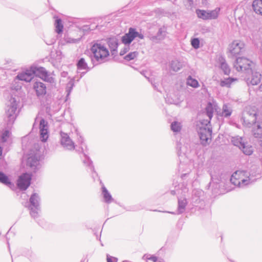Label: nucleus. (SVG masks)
<instances>
[{
	"label": "nucleus",
	"mask_w": 262,
	"mask_h": 262,
	"mask_svg": "<svg viewBox=\"0 0 262 262\" xmlns=\"http://www.w3.org/2000/svg\"><path fill=\"white\" fill-rule=\"evenodd\" d=\"M234 67L237 71H241L251 75L250 77L247 79L248 83L256 85L261 82V75L257 71L256 63L249 59L245 57L236 58Z\"/></svg>",
	"instance_id": "nucleus-1"
},
{
	"label": "nucleus",
	"mask_w": 262,
	"mask_h": 262,
	"mask_svg": "<svg viewBox=\"0 0 262 262\" xmlns=\"http://www.w3.org/2000/svg\"><path fill=\"white\" fill-rule=\"evenodd\" d=\"M90 50L91 62L93 68L107 61L110 52L106 47L100 40H97L92 45Z\"/></svg>",
	"instance_id": "nucleus-2"
},
{
	"label": "nucleus",
	"mask_w": 262,
	"mask_h": 262,
	"mask_svg": "<svg viewBox=\"0 0 262 262\" xmlns=\"http://www.w3.org/2000/svg\"><path fill=\"white\" fill-rule=\"evenodd\" d=\"M17 105L18 101L15 98L11 97L7 105L4 116V123L9 128L12 127L19 113V110H17Z\"/></svg>",
	"instance_id": "nucleus-3"
},
{
	"label": "nucleus",
	"mask_w": 262,
	"mask_h": 262,
	"mask_svg": "<svg viewBox=\"0 0 262 262\" xmlns=\"http://www.w3.org/2000/svg\"><path fill=\"white\" fill-rule=\"evenodd\" d=\"M230 182L239 188H244L253 182L249 173L245 170L235 171L230 178Z\"/></svg>",
	"instance_id": "nucleus-4"
},
{
	"label": "nucleus",
	"mask_w": 262,
	"mask_h": 262,
	"mask_svg": "<svg viewBox=\"0 0 262 262\" xmlns=\"http://www.w3.org/2000/svg\"><path fill=\"white\" fill-rule=\"evenodd\" d=\"M256 119V111L251 107H246L241 118L243 124L248 127H250L257 123Z\"/></svg>",
	"instance_id": "nucleus-5"
},
{
	"label": "nucleus",
	"mask_w": 262,
	"mask_h": 262,
	"mask_svg": "<svg viewBox=\"0 0 262 262\" xmlns=\"http://www.w3.org/2000/svg\"><path fill=\"white\" fill-rule=\"evenodd\" d=\"M40 198L37 193H33L29 201L28 208L30 210V214L34 219L38 216V212L40 210Z\"/></svg>",
	"instance_id": "nucleus-6"
},
{
	"label": "nucleus",
	"mask_w": 262,
	"mask_h": 262,
	"mask_svg": "<svg viewBox=\"0 0 262 262\" xmlns=\"http://www.w3.org/2000/svg\"><path fill=\"white\" fill-rule=\"evenodd\" d=\"M137 37L143 39L144 38V36L142 33L138 32L136 28L130 27L128 29V32L125 33L121 37V40L122 43L124 44L125 46H129L132 42Z\"/></svg>",
	"instance_id": "nucleus-7"
},
{
	"label": "nucleus",
	"mask_w": 262,
	"mask_h": 262,
	"mask_svg": "<svg viewBox=\"0 0 262 262\" xmlns=\"http://www.w3.org/2000/svg\"><path fill=\"white\" fill-rule=\"evenodd\" d=\"M221 8L216 7L213 10H205L197 9L195 10L196 14L198 18L203 20L215 19L220 14Z\"/></svg>",
	"instance_id": "nucleus-8"
},
{
	"label": "nucleus",
	"mask_w": 262,
	"mask_h": 262,
	"mask_svg": "<svg viewBox=\"0 0 262 262\" xmlns=\"http://www.w3.org/2000/svg\"><path fill=\"white\" fill-rule=\"evenodd\" d=\"M32 175L31 173L25 172L19 176L16 183L18 188L22 191L26 190L31 184Z\"/></svg>",
	"instance_id": "nucleus-9"
},
{
	"label": "nucleus",
	"mask_w": 262,
	"mask_h": 262,
	"mask_svg": "<svg viewBox=\"0 0 262 262\" xmlns=\"http://www.w3.org/2000/svg\"><path fill=\"white\" fill-rule=\"evenodd\" d=\"M33 89L35 92L36 96L39 99H42L47 93L46 84L40 81H36L33 84Z\"/></svg>",
	"instance_id": "nucleus-10"
},
{
	"label": "nucleus",
	"mask_w": 262,
	"mask_h": 262,
	"mask_svg": "<svg viewBox=\"0 0 262 262\" xmlns=\"http://www.w3.org/2000/svg\"><path fill=\"white\" fill-rule=\"evenodd\" d=\"M31 72L34 77L36 76L40 78L43 81H49V75L46 69L42 67L31 66Z\"/></svg>",
	"instance_id": "nucleus-11"
},
{
	"label": "nucleus",
	"mask_w": 262,
	"mask_h": 262,
	"mask_svg": "<svg viewBox=\"0 0 262 262\" xmlns=\"http://www.w3.org/2000/svg\"><path fill=\"white\" fill-rule=\"evenodd\" d=\"M60 144L64 149L71 150L75 148L74 143L71 140L68 134L61 131L60 133Z\"/></svg>",
	"instance_id": "nucleus-12"
},
{
	"label": "nucleus",
	"mask_w": 262,
	"mask_h": 262,
	"mask_svg": "<svg viewBox=\"0 0 262 262\" xmlns=\"http://www.w3.org/2000/svg\"><path fill=\"white\" fill-rule=\"evenodd\" d=\"M212 128L210 127H203L200 128L198 132V134L201 142V144L205 146L206 145L207 142L211 137L212 135Z\"/></svg>",
	"instance_id": "nucleus-13"
},
{
	"label": "nucleus",
	"mask_w": 262,
	"mask_h": 262,
	"mask_svg": "<svg viewBox=\"0 0 262 262\" xmlns=\"http://www.w3.org/2000/svg\"><path fill=\"white\" fill-rule=\"evenodd\" d=\"M244 43L239 40H234L229 45V52L233 56H236L243 51Z\"/></svg>",
	"instance_id": "nucleus-14"
},
{
	"label": "nucleus",
	"mask_w": 262,
	"mask_h": 262,
	"mask_svg": "<svg viewBox=\"0 0 262 262\" xmlns=\"http://www.w3.org/2000/svg\"><path fill=\"white\" fill-rule=\"evenodd\" d=\"M167 26L166 25H163L162 27L159 28L157 34L155 35H150L149 36V39L153 41H161L164 40L167 34Z\"/></svg>",
	"instance_id": "nucleus-15"
},
{
	"label": "nucleus",
	"mask_w": 262,
	"mask_h": 262,
	"mask_svg": "<svg viewBox=\"0 0 262 262\" xmlns=\"http://www.w3.org/2000/svg\"><path fill=\"white\" fill-rule=\"evenodd\" d=\"M203 194L204 191L200 189H195L192 191V203L193 206L203 204Z\"/></svg>",
	"instance_id": "nucleus-16"
},
{
	"label": "nucleus",
	"mask_w": 262,
	"mask_h": 262,
	"mask_svg": "<svg viewBox=\"0 0 262 262\" xmlns=\"http://www.w3.org/2000/svg\"><path fill=\"white\" fill-rule=\"evenodd\" d=\"M106 42L109 47L112 56H116L117 54L119 46V40L116 37L107 38Z\"/></svg>",
	"instance_id": "nucleus-17"
},
{
	"label": "nucleus",
	"mask_w": 262,
	"mask_h": 262,
	"mask_svg": "<svg viewBox=\"0 0 262 262\" xmlns=\"http://www.w3.org/2000/svg\"><path fill=\"white\" fill-rule=\"evenodd\" d=\"M16 77L19 80L24 81L27 82H30L34 78L31 67L29 69H27L25 71L18 74Z\"/></svg>",
	"instance_id": "nucleus-18"
},
{
	"label": "nucleus",
	"mask_w": 262,
	"mask_h": 262,
	"mask_svg": "<svg viewBox=\"0 0 262 262\" xmlns=\"http://www.w3.org/2000/svg\"><path fill=\"white\" fill-rule=\"evenodd\" d=\"M83 155L84 157V159L83 160V162L85 166L89 167L90 170L92 172V177L93 179L95 180V176L98 177V173L95 170V168L93 165V161L91 160L90 158L85 154L83 153Z\"/></svg>",
	"instance_id": "nucleus-19"
},
{
	"label": "nucleus",
	"mask_w": 262,
	"mask_h": 262,
	"mask_svg": "<svg viewBox=\"0 0 262 262\" xmlns=\"http://www.w3.org/2000/svg\"><path fill=\"white\" fill-rule=\"evenodd\" d=\"M40 158L37 154L29 157L27 160V165L31 167H34V171L38 169L37 166L39 164Z\"/></svg>",
	"instance_id": "nucleus-20"
},
{
	"label": "nucleus",
	"mask_w": 262,
	"mask_h": 262,
	"mask_svg": "<svg viewBox=\"0 0 262 262\" xmlns=\"http://www.w3.org/2000/svg\"><path fill=\"white\" fill-rule=\"evenodd\" d=\"M76 65L77 71L86 70L90 71L91 70V68L88 66L85 59L83 57H81L77 60Z\"/></svg>",
	"instance_id": "nucleus-21"
},
{
	"label": "nucleus",
	"mask_w": 262,
	"mask_h": 262,
	"mask_svg": "<svg viewBox=\"0 0 262 262\" xmlns=\"http://www.w3.org/2000/svg\"><path fill=\"white\" fill-rule=\"evenodd\" d=\"M99 180L100 181V184L102 185V194L103 195L104 201L106 203L109 204L112 202L113 198L99 178Z\"/></svg>",
	"instance_id": "nucleus-22"
},
{
	"label": "nucleus",
	"mask_w": 262,
	"mask_h": 262,
	"mask_svg": "<svg viewBox=\"0 0 262 262\" xmlns=\"http://www.w3.org/2000/svg\"><path fill=\"white\" fill-rule=\"evenodd\" d=\"M0 183L8 186L10 188L14 187V184L11 181L9 177L2 171H0Z\"/></svg>",
	"instance_id": "nucleus-23"
},
{
	"label": "nucleus",
	"mask_w": 262,
	"mask_h": 262,
	"mask_svg": "<svg viewBox=\"0 0 262 262\" xmlns=\"http://www.w3.org/2000/svg\"><path fill=\"white\" fill-rule=\"evenodd\" d=\"M252 132L255 138H261L262 137V123L257 122L253 128Z\"/></svg>",
	"instance_id": "nucleus-24"
},
{
	"label": "nucleus",
	"mask_w": 262,
	"mask_h": 262,
	"mask_svg": "<svg viewBox=\"0 0 262 262\" xmlns=\"http://www.w3.org/2000/svg\"><path fill=\"white\" fill-rule=\"evenodd\" d=\"M55 18V32L60 34L62 33L63 29V25L62 24V19L58 16H54Z\"/></svg>",
	"instance_id": "nucleus-25"
},
{
	"label": "nucleus",
	"mask_w": 262,
	"mask_h": 262,
	"mask_svg": "<svg viewBox=\"0 0 262 262\" xmlns=\"http://www.w3.org/2000/svg\"><path fill=\"white\" fill-rule=\"evenodd\" d=\"M187 203L186 199H178V214H182L185 211Z\"/></svg>",
	"instance_id": "nucleus-26"
},
{
	"label": "nucleus",
	"mask_w": 262,
	"mask_h": 262,
	"mask_svg": "<svg viewBox=\"0 0 262 262\" xmlns=\"http://www.w3.org/2000/svg\"><path fill=\"white\" fill-rule=\"evenodd\" d=\"M252 8L256 14L262 15V0L253 1Z\"/></svg>",
	"instance_id": "nucleus-27"
},
{
	"label": "nucleus",
	"mask_w": 262,
	"mask_h": 262,
	"mask_svg": "<svg viewBox=\"0 0 262 262\" xmlns=\"http://www.w3.org/2000/svg\"><path fill=\"white\" fill-rule=\"evenodd\" d=\"M183 64L178 60H172L170 63V68L174 72H178L182 68Z\"/></svg>",
	"instance_id": "nucleus-28"
},
{
	"label": "nucleus",
	"mask_w": 262,
	"mask_h": 262,
	"mask_svg": "<svg viewBox=\"0 0 262 262\" xmlns=\"http://www.w3.org/2000/svg\"><path fill=\"white\" fill-rule=\"evenodd\" d=\"M236 80H237V78L229 77L221 80L220 85L222 87L229 88L231 83Z\"/></svg>",
	"instance_id": "nucleus-29"
},
{
	"label": "nucleus",
	"mask_w": 262,
	"mask_h": 262,
	"mask_svg": "<svg viewBox=\"0 0 262 262\" xmlns=\"http://www.w3.org/2000/svg\"><path fill=\"white\" fill-rule=\"evenodd\" d=\"M4 126L5 129L4 130L1 135V140L3 142L7 141L8 138L9 137L10 135V130L12 127L9 128L6 123H4Z\"/></svg>",
	"instance_id": "nucleus-30"
},
{
	"label": "nucleus",
	"mask_w": 262,
	"mask_h": 262,
	"mask_svg": "<svg viewBox=\"0 0 262 262\" xmlns=\"http://www.w3.org/2000/svg\"><path fill=\"white\" fill-rule=\"evenodd\" d=\"M205 112L209 120H211L213 117L214 112L213 105L211 102H209L207 103V106L205 108Z\"/></svg>",
	"instance_id": "nucleus-31"
},
{
	"label": "nucleus",
	"mask_w": 262,
	"mask_h": 262,
	"mask_svg": "<svg viewBox=\"0 0 262 262\" xmlns=\"http://www.w3.org/2000/svg\"><path fill=\"white\" fill-rule=\"evenodd\" d=\"M232 113V110L227 104H224L222 107V116L225 118L230 117Z\"/></svg>",
	"instance_id": "nucleus-32"
},
{
	"label": "nucleus",
	"mask_w": 262,
	"mask_h": 262,
	"mask_svg": "<svg viewBox=\"0 0 262 262\" xmlns=\"http://www.w3.org/2000/svg\"><path fill=\"white\" fill-rule=\"evenodd\" d=\"M220 68L225 75H229L230 74L231 71L230 67L224 59L221 61Z\"/></svg>",
	"instance_id": "nucleus-33"
},
{
	"label": "nucleus",
	"mask_w": 262,
	"mask_h": 262,
	"mask_svg": "<svg viewBox=\"0 0 262 262\" xmlns=\"http://www.w3.org/2000/svg\"><path fill=\"white\" fill-rule=\"evenodd\" d=\"M246 155H251L253 153L252 147L247 143H244V145L239 148Z\"/></svg>",
	"instance_id": "nucleus-34"
},
{
	"label": "nucleus",
	"mask_w": 262,
	"mask_h": 262,
	"mask_svg": "<svg viewBox=\"0 0 262 262\" xmlns=\"http://www.w3.org/2000/svg\"><path fill=\"white\" fill-rule=\"evenodd\" d=\"M231 142L234 146L238 147L239 148L244 145L245 142L243 141V138L239 136H236L232 138Z\"/></svg>",
	"instance_id": "nucleus-35"
},
{
	"label": "nucleus",
	"mask_w": 262,
	"mask_h": 262,
	"mask_svg": "<svg viewBox=\"0 0 262 262\" xmlns=\"http://www.w3.org/2000/svg\"><path fill=\"white\" fill-rule=\"evenodd\" d=\"M181 124L178 121H173L170 125L171 129L174 133H178L181 129Z\"/></svg>",
	"instance_id": "nucleus-36"
},
{
	"label": "nucleus",
	"mask_w": 262,
	"mask_h": 262,
	"mask_svg": "<svg viewBox=\"0 0 262 262\" xmlns=\"http://www.w3.org/2000/svg\"><path fill=\"white\" fill-rule=\"evenodd\" d=\"M187 84L194 88H196L199 86L198 81L195 79L192 78L190 76L187 78Z\"/></svg>",
	"instance_id": "nucleus-37"
},
{
	"label": "nucleus",
	"mask_w": 262,
	"mask_h": 262,
	"mask_svg": "<svg viewBox=\"0 0 262 262\" xmlns=\"http://www.w3.org/2000/svg\"><path fill=\"white\" fill-rule=\"evenodd\" d=\"M39 135L40 140L43 142H46L49 138L48 129L39 130Z\"/></svg>",
	"instance_id": "nucleus-38"
},
{
	"label": "nucleus",
	"mask_w": 262,
	"mask_h": 262,
	"mask_svg": "<svg viewBox=\"0 0 262 262\" xmlns=\"http://www.w3.org/2000/svg\"><path fill=\"white\" fill-rule=\"evenodd\" d=\"M76 78H77V77L75 76L74 78L73 79H71L67 84V88L66 90V92H67V97H68L69 95L70 94L73 89V88L74 85V80H75Z\"/></svg>",
	"instance_id": "nucleus-39"
},
{
	"label": "nucleus",
	"mask_w": 262,
	"mask_h": 262,
	"mask_svg": "<svg viewBox=\"0 0 262 262\" xmlns=\"http://www.w3.org/2000/svg\"><path fill=\"white\" fill-rule=\"evenodd\" d=\"M138 55V53L136 51L130 52L125 55L124 59L126 61H130L134 59Z\"/></svg>",
	"instance_id": "nucleus-40"
},
{
	"label": "nucleus",
	"mask_w": 262,
	"mask_h": 262,
	"mask_svg": "<svg viewBox=\"0 0 262 262\" xmlns=\"http://www.w3.org/2000/svg\"><path fill=\"white\" fill-rule=\"evenodd\" d=\"M191 45L194 49L200 47V41L199 38H193L191 39Z\"/></svg>",
	"instance_id": "nucleus-41"
},
{
	"label": "nucleus",
	"mask_w": 262,
	"mask_h": 262,
	"mask_svg": "<svg viewBox=\"0 0 262 262\" xmlns=\"http://www.w3.org/2000/svg\"><path fill=\"white\" fill-rule=\"evenodd\" d=\"M48 129V122L43 118L39 122V130Z\"/></svg>",
	"instance_id": "nucleus-42"
},
{
	"label": "nucleus",
	"mask_w": 262,
	"mask_h": 262,
	"mask_svg": "<svg viewBox=\"0 0 262 262\" xmlns=\"http://www.w3.org/2000/svg\"><path fill=\"white\" fill-rule=\"evenodd\" d=\"M145 256H147V259L148 260H151L152 261H153L154 262H158V258L157 256H155V255H148V254H144L143 256V258H144L145 257Z\"/></svg>",
	"instance_id": "nucleus-43"
},
{
	"label": "nucleus",
	"mask_w": 262,
	"mask_h": 262,
	"mask_svg": "<svg viewBox=\"0 0 262 262\" xmlns=\"http://www.w3.org/2000/svg\"><path fill=\"white\" fill-rule=\"evenodd\" d=\"M129 49H130L129 46H125V47L122 50H121L120 53H119L120 55V56L124 55L129 50Z\"/></svg>",
	"instance_id": "nucleus-44"
},
{
	"label": "nucleus",
	"mask_w": 262,
	"mask_h": 262,
	"mask_svg": "<svg viewBox=\"0 0 262 262\" xmlns=\"http://www.w3.org/2000/svg\"><path fill=\"white\" fill-rule=\"evenodd\" d=\"M106 257L107 262H117L118 260L116 257L111 256L108 254H107Z\"/></svg>",
	"instance_id": "nucleus-45"
},
{
	"label": "nucleus",
	"mask_w": 262,
	"mask_h": 262,
	"mask_svg": "<svg viewBox=\"0 0 262 262\" xmlns=\"http://www.w3.org/2000/svg\"><path fill=\"white\" fill-rule=\"evenodd\" d=\"M80 71H77V73H79V76H77V81H79L84 75L88 72L85 70L84 72H80Z\"/></svg>",
	"instance_id": "nucleus-46"
},
{
	"label": "nucleus",
	"mask_w": 262,
	"mask_h": 262,
	"mask_svg": "<svg viewBox=\"0 0 262 262\" xmlns=\"http://www.w3.org/2000/svg\"><path fill=\"white\" fill-rule=\"evenodd\" d=\"M76 132H77V135L78 136V142L79 143H80L81 144H82V143H83L84 142V139L82 137V136L80 135V134L78 132L77 130H76Z\"/></svg>",
	"instance_id": "nucleus-47"
},
{
	"label": "nucleus",
	"mask_w": 262,
	"mask_h": 262,
	"mask_svg": "<svg viewBox=\"0 0 262 262\" xmlns=\"http://www.w3.org/2000/svg\"><path fill=\"white\" fill-rule=\"evenodd\" d=\"M188 4L186 5L187 7V8H191L193 5V0H187Z\"/></svg>",
	"instance_id": "nucleus-48"
},
{
	"label": "nucleus",
	"mask_w": 262,
	"mask_h": 262,
	"mask_svg": "<svg viewBox=\"0 0 262 262\" xmlns=\"http://www.w3.org/2000/svg\"><path fill=\"white\" fill-rule=\"evenodd\" d=\"M82 28H83V31H89V30H90V26H89V25H85V26H83L82 27Z\"/></svg>",
	"instance_id": "nucleus-49"
},
{
	"label": "nucleus",
	"mask_w": 262,
	"mask_h": 262,
	"mask_svg": "<svg viewBox=\"0 0 262 262\" xmlns=\"http://www.w3.org/2000/svg\"><path fill=\"white\" fill-rule=\"evenodd\" d=\"M188 173H183L181 175L182 179H185L186 177H187Z\"/></svg>",
	"instance_id": "nucleus-50"
},
{
	"label": "nucleus",
	"mask_w": 262,
	"mask_h": 262,
	"mask_svg": "<svg viewBox=\"0 0 262 262\" xmlns=\"http://www.w3.org/2000/svg\"><path fill=\"white\" fill-rule=\"evenodd\" d=\"M258 90L259 91V92H262V83H260V84L259 85V86H258Z\"/></svg>",
	"instance_id": "nucleus-51"
},
{
	"label": "nucleus",
	"mask_w": 262,
	"mask_h": 262,
	"mask_svg": "<svg viewBox=\"0 0 262 262\" xmlns=\"http://www.w3.org/2000/svg\"><path fill=\"white\" fill-rule=\"evenodd\" d=\"M166 101H168L169 103H171V104H172V103H174V102H173V100H172V101H170V100H169V98H167L166 99Z\"/></svg>",
	"instance_id": "nucleus-52"
},
{
	"label": "nucleus",
	"mask_w": 262,
	"mask_h": 262,
	"mask_svg": "<svg viewBox=\"0 0 262 262\" xmlns=\"http://www.w3.org/2000/svg\"><path fill=\"white\" fill-rule=\"evenodd\" d=\"M170 193H171L172 195H175V194H176V191H175V190H171V191H170Z\"/></svg>",
	"instance_id": "nucleus-53"
},
{
	"label": "nucleus",
	"mask_w": 262,
	"mask_h": 262,
	"mask_svg": "<svg viewBox=\"0 0 262 262\" xmlns=\"http://www.w3.org/2000/svg\"><path fill=\"white\" fill-rule=\"evenodd\" d=\"M2 148L0 146V156L2 155Z\"/></svg>",
	"instance_id": "nucleus-54"
},
{
	"label": "nucleus",
	"mask_w": 262,
	"mask_h": 262,
	"mask_svg": "<svg viewBox=\"0 0 262 262\" xmlns=\"http://www.w3.org/2000/svg\"><path fill=\"white\" fill-rule=\"evenodd\" d=\"M165 212H167V211H165ZM167 213L173 214H176L174 212L167 211Z\"/></svg>",
	"instance_id": "nucleus-55"
},
{
	"label": "nucleus",
	"mask_w": 262,
	"mask_h": 262,
	"mask_svg": "<svg viewBox=\"0 0 262 262\" xmlns=\"http://www.w3.org/2000/svg\"><path fill=\"white\" fill-rule=\"evenodd\" d=\"M80 149H81V151L82 152H84V150H83V147H81V148H80Z\"/></svg>",
	"instance_id": "nucleus-56"
},
{
	"label": "nucleus",
	"mask_w": 262,
	"mask_h": 262,
	"mask_svg": "<svg viewBox=\"0 0 262 262\" xmlns=\"http://www.w3.org/2000/svg\"><path fill=\"white\" fill-rule=\"evenodd\" d=\"M211 186V182H210L208 184V188L210 187Z\"/></svg>",
	"instance_id": "nucleus-57"
},
{
	"label": "nucleus",
	"mask_w": 262,
	"mask_h": 262,
	"mask_svg": "<svg viewBox=\"0 0 262 262\" xmlns=\"http://www.w3.org/2000/svg\"><path fill=\"white\" fill-rule=\"evenodd\" d=\"M6 238H7V243H8V247H9V242H8V239L7 236L6 237Z\"/></svg>",
	"instance_id": "nucleus-58"
},
{
	"label": "nucleus",
	"mask_w": 262,
	"mask_h": 262,
	"mask_svg": "<svg viewBox=\"0 0 262 262\" xmlns=\"http://www.w3.org/2000/svg\"><path fill=\"white\" fill-rule=\"evenodd\" d=\"M47 43V45H51V44H52V43H53V42H51V43Z\"/></svg>",
	"instance_id": "nucleus-59"
},
{
	"label": "nucleus",
	"mask_w": 262,
	"mask_h": 262,
	"mask_svg": "<svg viewBox=\"0 0 262 262\" xmlns=\"http://www.w3.org/2000/svg\"><path fill=\"white\" fill-rule=\"evenodd\" d=\"M9 231L7 232V235L9 234Z\"/></svg>",
	"instance_id": "nucleus-60"
},
{
	"label": "nucleus",
	"mask_w": 262,
	"mask_h": 262,
	"mask_svg": "<svg viewBox=\"0 0 262 262\" xmlns=\"http://www.w3.org/2000/svg\"><path fill=\"white\" fill-rule=\"evenodd\" d=\"M144 259H147V256H145V257Z\"/></svg>",
	"instance_id": "nucleus-61"
}]
</instances>
